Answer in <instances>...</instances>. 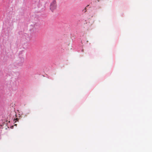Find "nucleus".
<instances>
[{"label":"nucleus","mask_w":152,"mask_h":152,"mask_svg":"<svg viewBox=\"0 0 152 152\" xmlns=\"http://www.w3.org/2000/svg\"><path fill=\"white\" fill-rule=\"evenodd\" d=\"M16 119L17 121H18V118H16Z\"/></svg>","instance_id":"f03ea898"},{"label":"nucleus","mask_w":152,"mask_h":152,"mask_svg":"<svg viewBox=\"0 0 152 152\" xmlns=\"http://www.w3.org/2000/svg\"><path fill=\"white\" fill-rule=\"evenodd\" d=\"M56 7L57 5L56 2L55 0H54L50 3V9L52 12H53L54 10L56 9Z\"/></svg>","instance_id":"f257e3e1"}]
</instances>
